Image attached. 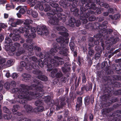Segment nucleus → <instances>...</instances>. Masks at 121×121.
<instances>
[{
	"label": "nucleus",
	"mask_w": 121,
	"mask_h": 121,
	"mask_svg": "<svg viewBox=\"0 0 121 121\" xmlns=\"http://www.w3.org/2000/svg\"><path fill=\"white\" fill-rule=\"evenodd\" d=\"M34 82L36 84H32L29 86L27 85L22 84L20 85L21 88L19 90L17 88H13L12 90L13 93L18 92L19 94L18 95V98L21 99L19 102L23 104L27 103L28 100H30L36 98L40 95V94L38 92L34 93L29 91V90H34L39 91H42L43 86L42 82L37 80H34Z\"/></svg>",
	"instance_id": "nucleus-1"
},
{
	"label": "nucleus",
	"mask_w": 121,
	"mask_h": 121,
	"mask_svg": "<svg viewBox=\"0 0 121 121\" xmlns=\"http://www.w3.org/2000/svg\"><path fill=\"white\" fill-rule=\"evenodd\" d=\"M56 41L61 43V47L59 48V53L62 55L66 56L68 51L67 48L68 40L66 37L60 36L56 39Z\"/></svg>",
	"instance_id": "nucleus-2"
},
{
	"label": "nucleus",
	"mask_w": 121,
	"mask_h": 121,
	"mask_svg": "<svg viewBox=\"0 0 121 121\" xmlns=\"http://www.w3.org/2000/svg\"><path fill=\"white\" fill-rule=\"evenodd\" d=\"M82 3L85 4V7L81 6L80 8V19L82 21V22L84 23H86L88 22V20L87 18L90 16L91 14H94V12L91 10H90L88 11V13H87V11L88 9H92V8L90 9H87L86 7V5L87 4V3L86 1L83 2V3L82 2Z\"/></svg>",
	"instance_id": "nucleus-3"
},
{
	"label": "nucleus",
	"mask_w": 121,
	"mask_h": 121,
	"mask_svg": "<svg viewBox=\"0 0 121 121\" xmlns=\"http://www.w3.org/2000/svg\"><path fill=\"white\" fill-rule=\"evenodd\" d=\"M45 56L46 58H45L43 60L44 64V65L47 64L48 60L53 64V65L56 67L58 66L60 64L61 65L64 63V62L62 60H59L60 57L57 56L54 57L55 59H51L48 52H46Z\"/></svg>",
	"instance_id": "nucleus-4"
},
{
	"label": "nucleus",
	"mask_w": 121,
	"mask_h": 121,
	"mask_svg": "<svg viewBox=\"0 0 121 121\" xmlns=\"http://www.w3.org/2000/svg\"><path fill=\"white\" fill-rule=\"evenodd\" d=\"M56 11L52 10V11H50L49 13H47V14L48 16H49L51 17V18L49 21V22L53 25H56L58 24L59 20L57 18L55 17L53 15L56 13L58 11L61 12L63 11L62 8L59 7H57L56 8Z\"/></svg>",
	"instance_id": "nucleus-5"
},
{
	"label": "nucleus",
	"mask_w": 121,
	"mask_h": 121,
	"mask_svg": "<svg viewBox=\"0 0 121 121\" xmlns=\"http://www.w3.org/2000/svg\"><path fill=\"white\" fill-rule=\"evenodd\" d=\"M66 102L69 104L70 103L69 99L65 98H63L60 99L59 101L57 100H56L54 103V105L56 106V110H58L63 108L66 104Z\"/></svg>",
	"instance_id": "nucleus-6"
},
{
	"label": "nucleus",
	"mask_w": 121,
	"mask_h": 121,
	"mask_svg": "<svg viewBox=\"0 0 121 121\" xmlns=\"http://www.w3.org/2000/svg\"><path fill=\"white\" fill-rule=\"evenodd\" d=\"M51 75L52 78H59L62 77L63 75L61 71L58 69H54L51 73Z\"/></svg>",
	"instance_id": "nucleus-7"
},
{
	"label": "nucleus",
	"mask_w": 121,
	"mask_h": 121,
	"mask_svg": "<svg viewBox=\"0 0 121 121\" xmlns=\"http://www.w3.org/2000/svg\"><path fill=\"white\" fill-rule=\"evenodd\" d=\"M37 30L38 34L39 35H42L44 34L45 35H47L48 34L47 28L45 26L38 27Z\"/></svg>",
	"instance_id": "nucleus-8"
},
{
	"label": "nucleus",
	"mask_w": 121,
	"mask_h": 121,
	"mask_svg": "<svg viewBox=\"0 0 121 121\" xmlns=\"http://www.w3.org/2000/svg\"><path fill=\"white\" fill-rule=\"evenodd\" d=\"M113 31L111 29L106 30L105 29L102 30H101V32L102 33V37L104 39H107L109 36V35L111 34Z\"/></svg>",
	"instance_id": "nucleus-9"
},
{
	"label": "nucleus",
	"mask_w": 121,
	"mask_h": 121,
	"mask_svg": "<svg viewBox=\"0 0 121 121\" xmlns=\"http://www.w3.org/2000/svg\"><path fill=\"white\" fill-rule=\"evenodd\" d=\"M5 49L6 51H9V53L10 56L13 55L15 53L16 48L14 46L9 45V44L5 45Z\"/></svg>",
	"instance_id": "nucleus-10"
},
{
	"label": "nucleus",
	"mask_w": 121,
	"mask_h": 121,
	"mask_svg": "<svg viewBox=\"0 0 121 121\" xmlns=\"http://www.w3.org/2000/svg\"><path fill=\"white\" fill-rule=\"evenodd\" d=\"M75 0H65V1L63 0H61L60 2V4L63 7L66 8L68 6L70 5V1H73ZM76 2L78 1V0H75Z\"/></svg>",
	"instance_id": "nucleus-11"
},
{
	"label": "nucleus",
	"mask_w": 121,
	"mask_h": 121,
	"mask_svg": "<svg viewBox=\"0 0 121 121\" xmlns=\"http://www.w3.org/2000/svg\"><path fill=\"white\" fill-rule=\"evenodd\" d=\"M56 29L58 31H63L59 33V34L61 35L62 36L67 37L69 36V35L66 32L67 31V30L64 27L61 26L58 27H57Z\"/></svg>",
	"instance_id": "nucleus-12"
},
{
	"label": "nucleus",
	"mask_w": 121,
	"mask_h": 121,
	"mask_svg": "<svg viewBox=\"0 0 121 121\" xmlns=\"http://www.w3.org/2000/svg\"><path fill=\"white\" fill-rule=\"evenodd\" d=\"M14 46L16 48H18V51L16 53V55L17 56H19L25 52V51L24 49H23L22 48H20L19 47L20 46V43H16L13 44V46Z\"/></svg>",
	"instance_id": "nucleus-13"
},
{
	"label": "nucleus",
	"mask_w": 121,
	"mask_h": 121,
	"mask_svg": "<svg viewBox=\"0 0 121 121\" xmlns=\"http://www.w3.org/2000/svg\"><path fill=\"white\" fill-rule=\"evenodd\" d=\"M102 34L100 33L95 35H94V37L95 38H96L97 39V41H94V43L95 45L98 44L99 42H103L104 41L103 39H104L102 37Z\"/></svg>",
	"instance_id": "nucleus-14"
},
{
	"label": "nucleus",
	"mask_w": 121,
	"mask_h": 121,
	"mask_svg": "<svg viewBox=\"0 0 121 121\" xmlns=\"http://www.w3.org/2000/svg\"><path fill=\"white\" fill-rule=\"evenodd\" d=\"M92 1V2H94L93 1V0H86V1L88 3L86 5V6L87 9H90L92 8L94 10L96 9L97 8V7L95 6V4L92 3L91 2Z\"/></svg>",
	"instance_id": "nucleus-15"
},
{
	"label": "nucleus",
	"mask_w": 121,
	"mask_h": 121,
	"mask_svg": "<svg viewBox=\"0 0 121 121\" xmlns=\"http://www.w3.org/2000/svg\"><path fill=\"white\" fill-rule=\"evenodd\" d=\"M20 107L18 105H14L12 109V112L13 114L14 115L20 116L22 115L21 113L17 112V110L20 108Z\"/></svg>",
	"instance_id": "nucleus-16"
},
{
	"label": "nucleus",
	"mask_w": 121,
	"mask_h": 121,
	"mask_svg": "<svg viewBox=\"0 0 121 121\" xmlns=\"http://www.w3.org/2000/svg\"><path fill=\"white\" fill-rule=\"evenodd\" d=\"M29 31L28 30H25V33L24 34L25 37L28 39L31 38H35L36 36V35L35 33H33L30 35L29 33Z\"/></svg>",
	"instance_id": "nucleus-17"
},
{
	"label": "nucleus",
	"mask_w": 121,
	"mask_h": 121,
	"mask_svg": "<svg viewBox=\"0 0 121 121\" xmlns=\"http://www.w3.org/2000/svg\"><path fill=\"white\" fill-rule=\"evenodd\" d=\"M23 107L26 111L27 113H30L32 112L33 108L31 106L26 104L24 105Z\"/></svg>",
	"instance_id": "nucleus-18"
},
{
	"label": "nucleus",
	"mask_w": 121,
	"mask_h": 121,
	"mask_svg": "<svg viewBox=\"0 0 121 121\" xmlns=\"http://www.w3.org/2000/svg\"><path fill=\"white\" fill-rule=\"evenodd\" d=\"M53 48H52L50 51V52L52 54L57 52L58 51V45L55 43H53Z\"/></svg>",
	"instance_id": "nucleus-19"
},
{
	"label": "nucleus",
	"mask_w": 121,
	"mask_h": 121,
	"mask_svg": "<svg viewBox=\"0 0 121 121\" xmlns=\"http://www.w3.org/2000/svg\"><path fill=\"white\" fill-rule=\"evenodd\" d=\"M92 85L91 84H88L84 86L81 88V90L83 91L85 89L86 91H91L92 89Z\"/></svg>",
	"instance_id": "nucleus-20"
},
{
	"label": "nucleus",
	"mask_w": 121,
	"mask_h": 121,
	"mask_svg": "<svg viewBox=\"0 0 121 121\" xmlns=\"http://www.w3.org/2000/svg\"><path fill=\"white\" fill-rule=\"evenodd\" d=\"M82 104V99L81 97H79L77 99V104L76 105V109L78 110L79 109L80 107Z\"/></svg>",
	"instance_id": "nucleus-21"
},
{
	"label": "nucleus",
	"mask_w": 121,
	"mask_h": 121,
	"mask_svg": "<svg viewBox=\"0 0 121 121\" xmlns=\"http://www.w3.org/2000/svg\"><path fill=\"white\" fill-rule=\"evenodd\" d=\"M12 35V39L14 41H18L21 39L20 36L18 35H13L12 34H11L9 36L11 37Z\"/></svg>",
	"instance_id": "nucleus-22"
},
{
	"label": "nucleus",
	"mask_w": 121,
	"mask_h": 121,
	"mask_svg": "<svg viewBox=\"0 0 121 121\" xmlns=\"http://www.w3.org/2000/svg\"><path fill=\"white\" fill-rule=\"evenodd\" d=\"M113 115L114 116L115 120L117 121V120L120 119L121 118V111H118L117 112Z\"/></svg>",
	"instance_id": "nucleus-23"
},
{
	"label": "nucleus",
	"mask_w": 121,
	"mask_h": 121,
	"mask_svg": "<svg viewBox=\"0 0 121 121\" xmlns=\"http://www.w3.org/2000/svg\"><path fill=\"white\" fill-rule=\"evenodd\" d=\"M101 46V48L100 46H97L95 47V50L98 52V53H101L102 51L104 49V44L103 43L102 44Z\"/></svg>",
	"instance_id": "nucleus-24"
},
{
	"label": "nucleus",
	"mask_w": 121,
	"mask_h": 121,
	"mask_svg": "<svg viewBox=\"0 0 121 121\" xmlns=\"http://www.w3.org/2000/svg\"><path fill=\"white\" fill-rule=\"evenodd\" d=\"M75 22V20L73 17H71L69 21L68 25L70 26L73 27L74 26V23Z\"/></svg>",
	"instance_id": "nucleus-25"
},
{
	"label": "nucleus",
	"mask_w": 121,
	"mask_h": 121,
	"mask_svg": "<svg viewBox=\"0 0 121 121\" xmlns=\"http://www.w3.org/2000/svg\"><path fill=\"white\" fill-rule=\"evenodd\" d=\"M57 16L59 20H62V21L63 22L66 21V16L65 15H62L60 13H58L57 14Z\"/></svg>",
	"instance_id": "nucleus-26"
},
{
	"label": "nucleus",
	"mask_w": 121,
	"mask_h": 121,
	"mask_svg": "<svg viewBox=\"0 0 121 121\" xmlns=\"http://www.w3.org/2000/svg\"><path fill=\"white\" fill-rule=\"evenodd\" d=\"M22 76L23 77V80L25 82H26L27 80H29L31 77V76L27 73H25L22 75Z\"/></svg>",
	"instance_id": "nucleus-27"
},
{
	"label": "nucleus",
	"mask_w": 121,
	"mask_h": 121,
	"mask_svg": "<svg viewBox=\"0 0 121 121\" xmlns=\"http://www.w3.org/2000/svg\"><path fill=\"white\" fill-rule=\"evenodd\" d=\"M70 10L72 12H73V13L75 16H79L80 17V15L78 14V10L77 8L75 7L71 8Z\"/></svg>",
	"instance_id": "nucleus-28"
},
{
	"label": "nucleus",
	"mask_w": 121,
	"mask_h": 121,
	"mask_svg": "<svg viewBox=\"0 0 121 121\" xmlns=\"http://www.w3.org/2000/svg\"><path fill=\"white\" fill-rule=\"evenodd\" d=\"M26 30H28L29 31L31 29V31L33 33H35L36 32L37 29L35 27H32L31 26L29 25H27L25 27Z\"/></svg>",
	"instance_id": "nucleus-29"
},
{
	"label": "nucleus",
	"mask_w": 121,
	"mask_h": 121,
	"mask_svg": "<svg viewBox=\"0 0 121 121\" xmlns=\"http://www.w3.org/2000/svg\"><path fill=\"white\" fill-rule=\"evenodd\" d=\"M26 41L27 43L30 42V44H31L30 45V44L29 45L27 49L29 51H33V45H32V44H33L32 42H31L30 41V40H29L28 39L26 40Z\"/></svg>",
	"instance_id": "nucleus-30"
},
{
	"label": "nucleus",
	"mask_w": 121,
	"mask_h": 121,
	"mask_svg": "<svg viewBox=\"0 0 121 121\" xmlns=\"http://www.w3.org/2000/svg\"><path fill=\"white\" fill-rule=\"evenodd\" d=\"M5 43L7 44H9V45L13 46V44L12 43V41L9 37H6L5 39Z\"/></svg>",
	"instance_id": "nucleus-31"
},
{
	"label": "nucleus",
	"mask_w": 121,
	"mask_h": 121,
	"mask_svg": "<svg viewBox=\"0 0 121 121\" xmlns=\"http://www.w3.org/2000/svg\"><path fill=\"white\" fill-rule=\"evenodd\" d=\"M33 63L31 62H28L26 65V69L27 70H30L32 69Z\"/></svg>",
	"instance_id": "nucleus-32"
},
{
	"label": "nucleus",
	"mask_w": 121,
	"mask_h": 121,
	"mask_svg": "<svg viewBox=\"0 0 121 121\" xmlns=\"http://www.w3.org/2000/svg\"><path fill=\"white\" fill-rule=\"evenodd\" d=\"M44 109V108L43 106H39L37 108H34V111L35 112H42Z\"/></svg>",
	"instance_id": "nucleus-33"
},
{
	"label": "nucleus",
	"mask_w": 121,
	"mask_h": 121,
	"mask_svg": "<svg viewBox=\"0 0 121 121\" xmlns=\"http://www.w3.org/2000/svg\"><path fill=\"white\" fill-rule=\"evenodd\" d=\"M37 78L41 80L44 81H46L48 80L47 77L44 75L38 76H37Z\"/></svg>",
	"instance_id": "nucleus-34"
},
{
	"label": "nucleus",
	"mask_w": 121,
	"mask_h": 121,
	"mask_svg": "<svg viewBox=\"0 0 121 121\" xmlns=\"http://www.w3.org/2000/svg\"><path fill=\"white\" fill-rule=\"evenodd\" d=\"M94 24L91 23H89L87 25L85 26V28L87 29H88L90 30H92L95 29Z\"/></svg>",
	"instance_id": "nucleus-35"
},
{
	"label": "nucleus",
	"mask_w": 121,
	"mask_h": 121,
	"mask_svg": "<svg viewBox=\"0 0 121 121\" xmlns=\"http://www.w3.org/2000/svg\"><path fill=\"white\" fill-rule=\"evenodd\" d=\"M109 17L112 20H117L120 17V15L118 14L114 15L113 16L112 15H109Z\"/></svg>",
	"instance_id": "nucleus-36"
},
{
	"label": "nucleus",
	"mask_w": 121,
	"mask_h": 121,
	"mask_svg": "<svg viewBox=\"0 0 121 121\" xmlns=\"http://www.w3.org/2000/svg\"><path fill=\"white\" fill-rule=\"evenodd\" d=\"M89 50L88 51V54L90 56H92L94 53V51L90 47L88 48Z\"/></svg>",
	"instance_id": "nucleus-37"
},
{
	"label": "nucleus",
	"mask_w": 121,
	"mask_h": 121,
	"mask_svg": "<svg viewBox=\"0 0 121 121\" xmlns=\"http://www.w3.org/2000/svg\"><path fill=\"white\" fill-rule=\"evenodd\" d=\"M119 40V38L118 37L115 38L112 37L110 38V40L113 43H116Z\"/></svg>",
	"instance_id": "nucleus-38"
},
{
	"label": "nucleus",
	"mask_w": 121,
	"mask_h": 121,
	"mask_svg": "<svg viewBox=\"0 0 121 121\" xmlns=\"http://www.w3.org/2000/svg\"><path fill=\"white\" fill-rule=\"evenodd\" d=\"M41 98H42L43 99L42 100V101H45L46 102L49 101L50 99V97L49 96L45 97L44 96H42Z\"/></svg>",
	"instance_id": "nucleus-39"
},
{
	"label": "nucleus",
	"mask_w": 121,
	"mask_h": 121,
	"mask_svg": "<svg viewBox=\"0 0 121 121\" xmlns=\"http://www.w3.org/2000/svg\"><path fill=\"white\" fill-rule=\"evenodd\" d=\"M33 23V21L32 20L29 19H27L25 20L24 24L26 25L25 26H26L27 25H28L29 24H32Z\"/></svg>",
	"instance_id": "nucleus-40"
},
{
	"label": "nucleus",
	"mask_w": 121,
	"mask_h": 121,
	"mask_svg": "<svg viewBox=\"0 0 121 121\" xmlns=\"http://www.w3.org/2000/svg\"><path fill=\"white\" fill-rule=\"evenodd\" d=\"M108 22L107 21H106L104 22L103 23V24H102L101 25V28H102L100 31L102 30L105 29V28L107 27V26L106 25L108 24Z\"/></svg>",
	"instance_id": "nucleus-41"
},
{
	"label": "nucleus",
	"mask_w": 121,
	"mask_h": 121,
	"mask_svg": "<svg viewBox=\"0 0 121 121\" xmlns=\"http://www.w3.org/2000/svg\"><path fill=\"white\" fill-rule=\"evenodd\" d=\"M14 62V61L12 59L9 60L7 61V66H10L13 64Z\"/></svg>",
	"instance_id": "nucleus-42"
},
{
	"label": "nucleus",
	"mask_w": 121,
	"mask_h": 121,
	"mask_svg": "<svg viewBox=\"0 0 121 121\" xmlns=\"http://www.w3.org/2000/svg\"><path fill=\"white\" fill-rule=\"evenodd\" d=\"M69 46L71 49L72 51L74 50L75 44L73 42H71L69 43Z\"/></svg>",
	"instance_id": "nucleus-43"
},
{
	"label": "nucleus",
	"mask_w": 121,
	"mask_h": 121,
	"mask_svg": "<svg viewBox=\"0 0 121 121\" xmlns=\"http://www.w3.org/2000/svg\"><path fill=\"white\" fill-rule=\"evenodd\" d=\"M99 5L101 6H104L105 8H108L109 7V5L107 3H104L103 2H101L99 3Z\"/></svg>",
	"instance_id": "nucleus-44"
},
{
	"label": "nucleus",
	"mask_w": 121,
	"mask_h": 121,
	"mask_svg": "<svg viewBox=\"0 0 121 121\" xmlns=\"http://www.w3.org/2000/svg\"><path fill=\"white\" fill-rule=\"evenodd\" d=\"M85 103L86 105H88L90 103V99L88 97H86L85 98Z\"/></svg>",
	"instance_id": "nucleus-45"
},
{
	"label": "nucleus",
	"mask_w": 121,
	"mask_h": 121,
	"mask_svg": "<svg viewBox=\"0 0 121 121\" xmlns=\"http://www.w3.org/2000/svg\"><path fill=\"white\" fill-rule=\"evenodd\" d=\"M33 73L34 74L36 75H40L42 74L40 71L36 70L33 71Z\"/></svg>",
	"instance_id": "nucleus-46"
},
{
	"label": "nucleus",
	"mask_w": 121,
	"mask_h": 121,
	"mask_svg": "<svg viewBox=\"0 0 121 121\" xmlns=\"http://www.w3.org/2000/svg\"><path fill=\"white\" fill-rule=\"evenodd\" d=\"M42 100L41 99V101L39 100L36 101L35 103V105L37 106H39V105L42 104L43 103L41 101Z\"/></svg>",
	"instance_id": "nucleus-47"
},
{
	"label": "nucleus",
	"mask_w": 121,
	"mask_h": 121,
	"mask_svg": "<svg viewBox=\"0 0 121 121\" xmlns=\"http://www.w3.org/2000/svg\"><path fill=\"white\" fill-rule=\"evenodd\" d=\"M29 58L30 61L32 60L35 62H37L38 60L37 58L34 56L30 57Z\"/></svg>",
	"instance_id": "nucleus-48"
},
{
	"label": "nucleus",
	"mask_w": 121,
	"mask_h": 121,
	"mask_svg": "<svg viewBox=\"0 0 121 121\" xmlns=\"http://www.w3.org/2000/svg\"><path fill=\"white\" fill-rule=\"evenodd\" d=\"M25 9H24V8L23 7H21V8L19 11V13H20L24 14L25 11Z\"/></svg>",
	"instance_id": "nucleus-49"
},
{
	"label": "nucleus",
	"mask_w": 121,
	"mask_h": 121,
	"mask_svg": "<svg viewBox=\"0 0 121 121\" xmlns=\"http://www.w3.org/2000/svg\"><path fill=\"white\" fill-rule=\"evenodd\" d=\"M39 3H38V2H36V3L37 4H38V6L39 7V9L41 10H43L44 9V8L43 5L41 4V3L40 2H39Z\"/></svg>",
	"instance_id": "nucleus-50"
},
{
	"label": "nucleus",
	"mask_w": 121,
	"mask_h": 121,
	"mask_svg": "<svg viewBox=\"0 0 121 121\" xmlns=\"http://www.w3.org/2000/svg\"><path fill=\"white\" fill-rule=\"evenodd\" d=\"M39 66L41 67L43 66V64L42 61L41 60H39L37 62Z\"/></svg>",
	"instance_id": "nucleus-51"
},
{
	"label": "nucleus",
	"mask_w": 121,
	"mask_h": 121,
	"mask_svg": "<svg viewBox=\"0 0 121 121\" xmlns=\"http://www.w3.org/2000/svg\"><path fill=\"white\" fill-rule=\"evenodd\" d=\"M80 19L81 20H78L76 22V25L78 27L80 25L81 22L83 23L82 21L80 19ZM83 24L84 23H83Z\"/></svg>",
	"instance_id": "nucleus-52"
},
{
	"label": "nucleus",
	"mask_w": 121,
	"mask_h": 121,
	"mask_svg": "<svg viewBox=\"0 0 121 121\" xmlns=\"http://www.w3.org/2000/svg\"><path fill=\"white\" fill-rule=\"evenodd\" d=\"M5 59L2 57L0 56V64H2L6 62Z\"/></svg>",
	"instance_id": "nucleus-53"
},
{
	"label": "nucleus",
	"mask_w": 121,
	"mask_h": 121,
	"mask_svg": "<svg viewBox=\"0 0 121 121\" xmlns=\"http://www.w3.org/2000/svg\"><path fill=\"white\" fill-rule=\"evenodd\" d=\"M3 110L4 112L5 113H9L10 112V111L9 109L6 107H3Z\"/></svg>",
	"instance_id": "nucleus-54"
},
{
	"label": "nucleus",
	"mask_w": 121,
	"mask_h": 121,
	"mask_svg": "<svg viewBox=\"0 0 121 121\" xmlns=\"http://www.w3.org/2000/svg\"><path fill=\"white\" fill-rule=\"evenodd\" d=\"M4 117L5 119L8 120L10 119L12 116L11 114H8L4 115Z\"/></svg>",
	"instance_id": "nucleus-55"
},
{
	"label": "nucleus",
	"mask_w": 121,
	"mask_h": 121,
	"mask_svg": "<svg viewBox=\"0 0 121 121\" xmlns=\"http://www.w3.org/2000/svg\"><path fill=\"white\" fill-rule=\"evenodd\" d=\"M94 24V26H95L96 28L97 29L99 28V29H100L101 30L102 28H101V25L97 22L95 23V24Z\"/></svg>",
	"instance_id": "nucleus-56"
},
{
	"label": "nucleus",
	"mask_w": 121,
	"mask_h": 121,
	"mask_svg": "<svg viewBox=\"0 0 121 121\" xmlns=\"http://www.w3.org/2000/svg\"><path fill=\"white\" fill-rule=\"evenodd\" d=\"M4 87L7 89H9L10 86V84L9 82H6L4 84Z\"/></svg>",
	"instance_id": "nucleus-57"
},
{
	"label": "nucleus",
	"mask_w": 121,
	"mask_h": 121,
	"mask_svg": "<svg viewBox=\"0 0 121 121\" xmlns=\"http://www.w3.org/2000/svg\"><path fill=\"white\" fill-rule=\"evenodd\" d=\"M50 4L52 7L56 8L58 6V5L56 3H50Z\"/></svg>",
	"instance_id": "nucleus-58"
},
{
	"label": "nucleus",
	"mask_w": 121,
	"mask_h": 121,
	"mask_svg": "<svg viewBox=\"0 0 121 121\" xmlns=\"http://www.w3.org/2000/svg\"><path fill=\"white\" fill-rule=\"evenodd\" d=\"M47 67L48 69L47 70L50 71L52 70V65L51 64H48L47 65Z\"/></svg>",
	"instance_id": "nucleus-59"
},
{
	"label": "nucleus",
	"mask_w": 121,
	"mask_h": 121,
	"mask_svg": "<svg viewBox=\"0 0 121 121\" xmlns=\"http://www.w3.org/2000/svg\"><path fill=\"white\" fill-rule=\"evenodd\" d=\"M51 8L48 5H46V7L44 9V11L45 12H47L49 11V13L50 12V11L51 10Z\"/></svg>",
	"instance_id": "nucleus-60"
},
{
	"label": "nucleus",
	"mask_w": 121,
	"mask_h": 121,
	"mask_svg": "<svg viewBox=\"0 0 121 121\" xmlns=\"http://www.w3.org/2000/svg\"><path fill=\"white\" fill-rule=\"evenodd\" d=\"M26 26H25L24 27V28L22 27H20L18 30V31H20L21 33H23L24 31H25L26 30V29H25V27Z\"/></svg>",
	"instance_id": "nucleus-61"
},
{
	"label": "nucleus",
	"mask_w": 121,
	"mask_h": 121,
	"mask_svg": "<svg viewBox=\"0 0 121 121\" xmlns=\"http://www.w3.org/2000/svg\"><path fill=\"white\" fill-rule=\"evenodd\" d=\"M82 82L84 83H85L86 81V78L85 75L84 73L82 74Z\"/></svg>",
	"instance_id": "nucleus-62"
},
{
	"label": "nucleus",
	"mask_w": 121,
	"mask_h": 121,
	"mask_svg": "<svg viewBox=\"0 0 121 121\" xmlns=\"http://www.w3.org/2000/svg\"><path fill=\"white\" fill-rule=\"evenodd\" d=\"M32 15L34 17H36L38 16V14L36 12L33 10L32 13Z\"/></svg>",
	"instance_id": "nucleus-63"
},
{
	"label": "nucleus",
	"mask_w": 121,
	"mask_h": 121,
	"mask_svg": "<svg viewBox=\"0 0 121 121\" xmlns=\"http://www.w3.org/2000/svg\"><path fill=\"white\" fill-rule=\"evenodd\" d=\"M18 76V74L16 73H13L12 75V77L14 79H16Z\"/></svg>",
	"instance_id": "nucleus-64"
}]
</instances>
